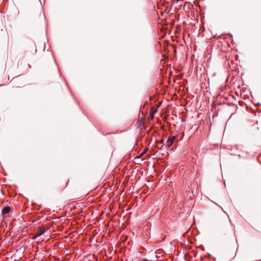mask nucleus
Wrapping results in <instances>:
<instances>
[{
  "instance_id": "3",
  "label": "nucleus",
  "mask_w": 261,
  "mask_h": 261,
  "mask_svg": "<svg viewBox=\"0 0 261 261\" xmlns=\"http://www.w3.org/2000/svg\"><path fill=\"white\" fill-rule=\"evenodd\" d=\"M45 232V229L44 228H41L39 230V231L37 232V236L38 237L41 236Z\"/></svg>"
},
{
  "instance_id": "2",
  "label": "nucleus",
  "mask_w": 261,
  "mask_h": 261,
  "mask_svg": "<svg viewBox=\"0 0 261 261\" xmlns=\"http://www.w3.org/2000/svg\"><path fill=\"white\" fill-rule=\"evenodd\" d=\"M10 211L11 209L9 207H6L3 209V213L4 214H8L10 212Z\"/></svg>"
},
{
  "instance_id": "6",
  "label": "nucleus",
  "mask_w": 261,
  "mask_h": 261,
  "mask_svg": "<svg viewBox=\"0 0 261 261\" xmlns=\"http://www.w3.org/2000/svg\"><path fill=\"white\" fill-rule=\"evenodd\" d=\"M216 205H217L219 207H221V209L223 210V208L220 206V205H219L218 204H217V203H215Z\"/></svg>"
},
{
  "instance_id": "1",
  "label": "nucleus",
  "mask_w": 261,
  "mask_h": 261,
  "mask_svg": "<svg viewBox=\"0 0 261 261\" xmlns=\"http://www.w3.org/2000/svg\"><path fill=\"white\" fill-rule=\"evenodd\" d=\"M175 139H176L175 136H170L167 141L166 144V147L167 148H169L172 145V144L173 143Z\"/></svg>"
},
{
  "instance_id": "5",
  "label": "nucleus",
  "mask_w": 261,
  "mask_h": 261,
  "mask_svg": "<svg viewBox=\"0 0 261 261\" xmlns=\"http://www.w3.org/2000/svg\"><path fill=\"white\" fill-rule=\"evenodd\" d=\"M142 261H152L151 260L144 259Z\"/></svg>"
},
{
  "instance_id": "4",
  "label": "nucleus",
  "mask_w": 261,
  "mask_h": 261,
  "mask_svg": "<svg viewBox=\"0 0 261 261\" xmlns=\"http://www.w3.org/2000/svg\"><path fill=\"white\" fill-rule=\"evenodd\" d=\"M147 151V149H145L143 150L142 154H144Z\"/></svg>"
}]
</instances>
